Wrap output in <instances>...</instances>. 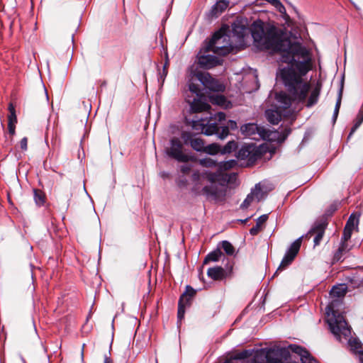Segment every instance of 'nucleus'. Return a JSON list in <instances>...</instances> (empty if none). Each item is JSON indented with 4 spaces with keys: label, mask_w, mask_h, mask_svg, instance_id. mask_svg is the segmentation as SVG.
I'll return each instance as SVG.
<instances>
[{
    "label": "nucleus",
    "mask_w": 363,
    "mask_h": 363,
    "mask_svg": "<svg viewBox=\"0 0 363 363\" xmlns=\"http://www.w3.org/2000/svg\"><path fill=\"white\" fill-rule=\"evenodd\" d=\"M254 45L261 50L270 53H280L281 61L291 64L279 70V77L286 86L289 96L280 92L276 99L280 108L286 109L291 105V101L298 103L306 101V106L311 107L317 104L320 89L314 88L306 101L311 86L303 79L311 69L309 53L300 43H292L283 33L274 26H264L261 22L254 23L251 28Z\"/></svg>",
    "instance_id": "obj_1"
},
{
    "label": "nucleus",
    "mask_w": 363,
    "mask_h": 363,
    "mask_svg": "<svg viewBox=\"0 0 363 363\" xmlns=\"http://www.w3.org/2000/svg\"><path fill=\"white\" fill-rule=\"evenodd\" d=\"M298 360L317 363L305 347L296 344L237 352L223 363H299Z\"/></svg>",
    "instance_id": "obj_2"
},
{
    "label": "nucleus",
    "mask_w": 363,
    "mask_h": 363,
    "mask_svg": "<svg viewBox=\"0 0 363 363\" xmlns=\"http://www.w3.org/2000/svg\"><path fill=\"white\" fill-rule=\"evenodd\" d=\"M346 292L347 288L345 285L335 286L332 288L330 296L333 300L325 308V321L335 338L339 340H357L351 326L340 311V307L342 306L341 298Z\"/></svg>",
    "instance_id": "obj_3"
},
{
    "label": "nucleus",
    "mask_w": 363,
    "mask_h": 363,
    "mask_svg": "<svg viewBox=\"0 0 363 363\" xmlns=\"http://www.w3.org/2000/svg\"><path fill=\"white\" fill-rule=\"evenodd\" d=\"M200 177L206 179L210 182V185L205 186L202 189V194L208 199L216 202L225 200L227 194L228 183L230 180V176L228 174H223L220 172L203 171L201 173L195 172L192 174L194 181H199Z\"/></svg>",
    "instance_id": "obj_4"
},
{
    "label": "nucleus",
    "mask_w": 363,
    "mask_h": 363,
    "mask_svg": "<svg viewBox=\"0 0 363 363\" xmlns=\"http://www.w3.org/2000/svg\"><path fill=\"white\" fill-rule=\"evenodd\" d=\"M232 49L230 37L223 30L216 32L211 40L203 47L204 52H213L218 56L226 55Z\"/></svg>",
    "instance_id": "obj_5"
},
{
    "label": "nucleus",
    "mask_w": 363,
    "mask_h": 363,
    "mask_svg": "<svg viewBox=\"0 0 363 363\" xmlns=\"http://www.w3.org/2000/svg\"><path fill=\"white\" fill-rule=\"evenodd\" d=\"M186 101L189 104L191 112L199 113L208 111L210 105L205 101V97L201 93L199 85L190 83L189 93L186 94Z\"/></svg>",
    "instance_id": "obj_6"
},
{
    "label": "nucleus",
    "mask_w": 363,
    "mask_h": 363,
    "mask_svg": "<svg viewBox=\"0 0 363 363\" xmlns=\"http://www.w3.org/2000/svg\"><path fill=\"white\" fill-rule=\"evenodd\" d=\"M166 154L179 162H186L189 160V157L182 151V144L177 138H173L170 140V146L165 150Z\"/></svg>",
    "instance_id": "obj_7"
},
{
    "label": "nucleus",
    "mask_w": 363,
    "mask_h": 363,
    "mask_svg": "<svg viewBox=\"0 0 363 363\" xmlns=\"http://www.w3.org/2000/svg\"><path fill=\"white\" fill-rule=\"evenodd\" d=\"M260 150L255 144H247L240 147L237 153V157L239 160L253 162L260 156Z\"/></svg>",
    "instance_id": "obj_8"
},
{
    "label": "nucleus",
    "mask_w": 363,
    "mask_h": 363,
    "mask_svg": "<svg viewBox=\"0 0 363 363\" xmlns=\"http://www.w3.org/2000/svg\"><path fill=\"white\" fill-rule=\"evenodd\" d=\"M301 241L302 237H300L290 245L277 270L284 269L291 264L300 250Z\"/></svg>",
    "instance_id": "obj_9"
},
{
    "label": "nucleus",
    "mask_w": 363,
    "mask_h": 363,
    "mask_svg": "<svg viewBox=\"0 0 363 363\" xmlns=\"http://www.w3.org/2000/svg\"><path fill=\"white\" fill-rule=\"evenodd\" d=\"M201 126V132L206 135H212L216 134L220 139L225 138L229 134L228 126L219 127L216 123H199Z\"/></svg>",
    "instance_id": "obj_10"
},
{
    "label": "nucleus",
    "mask_w": 363,
    "mask_h": 363,
    "mask_svg": "<svg viewBox=\"0 0 363 363\" xmlns=\"http://www.w3.org/2000/svg\"><path fill=\"white\" fill-rule=\"evenodd\" d=\"M242 133L247 137H252L253 139L257 140L256 135H258L259 138L264 140H270L269 134L268 131L259 127L255 123H248L241 126Z\"/></svg>",
    "instance_id": "obj_11"
},
{
    "label": "nucleus",
    "mask_w": 363,
    "mask_h": 363,
    "mask_svg": "<svg viewBox=\"0 0 363 363\" xmlns=\"http://www.w3.org/2000/svg\"><path fill=\"white\" fill-rule=\"evenodd\" d=\"M196 294V290L190 286H186L184 293L181 296L178 303L177 317L182 320L184 316L185 308L191 303V298Z\"/></svg>",
    "instance_id": "obj_12"
},
{
    "label": "nucleus",
    "mask_w": 363,
    "mask_h": 363,
    "mask_svg": "<svg viewBox=\"0 0 363 363\" xmlns=\"http://www.w3.org/2000/svg\"><path fill=\"white\" fill-rule=\"evenodd\" d=\"M206 53L202 48L198 55V64L201 68L208 69L221 65L222 60L220 57Z\"/></svg>",
    "instance_id": "obj_13"
},
{
    "label": "nucleus",
    "mask_w": 363,
    "mask_h": 363,
    "mask_svg": "<svg viewBox=\"0 0 363 363\" xmlns=\"http://www.w3.org/2000/svg\"><path fill=\"white\" fill-rule=\"evenodd\" d=\"M198 79L204 86L210 90L216 92L224 90L223 85L219 83L216 79H213L208 73L198 74Z\"/></svg>",
    "instance_id": "obj_14"
},
{
    "label": "nucleus",
    "mask_w": 363,
    "mask_h": 363,
    "mask_svg": "<svg viewBox=\"0 0 363 363\" xmlns=\"http://www.w3.org/2000/svg\"><path fill=\"white\" fill-rule=\"evenodd\" d=\"M326 227V224L324 222L316 223L314 226L310 230L308 233L307 235H315L313 242L314 245H318L323 237L325 229Z\"/></svg>",
    "instance_id": "obj_15"
},
{
    "label": "nucleus",
    "mask_w": 363,
    "mask_h": 363,
    "mask_svg": "<svg viewBox=\"0 0 363 363\" xmlns=\"http://www.w3.org/2000/svg\"><path fill=\"white\" fill-rule=\"evenodd\" d=\"M228 0H218L212 7L209 12L211 18H217L229 6Z\"/></svg>",
    "instance_id": "obj_16"
},
{
    "label": "nucleus",
    "mask_w": 363,
    "mask_h": 363,
    "mask_svg": "<svg viewBox=\"0 0 363 363\" xmlns=\"http://www.w3.org/2000/svg\"><path fill=\"white\" fill-rule=\"evenodd\" d=\"M232 27L233 35L239 39L243 38L249 33V28L243 21H237Z\"/></svg>",
    "instance_id": "obj_17"
},
{
    "label": "nucleus",
    "mask_w": 363,
    "mask_h": 363,
    "mask_svg": "<svg viewBox=\"0 0 363 363\" xmlns=\"http://www.w3.org/2000/svg\"><path fill=\"white\" fill-rule=\"evenodd\" d=\"M209 101L213 104L218 105L224 108H230L232 107V104L228 101L225 96L218 93L210 95Z\"/></svg>",
    "instance_id": "obj_18"
},
{
    "label": "nucleus",
    "mask_w": 363,
    "mask_h": 363,
    "mask_svg": "<svg viewBox=\"0 0 363 363\" xmlns=\"http://www.w3.org/2000/svg\"><path fill=\"white\" fill-rule=\"evenodd\" d=\"M348 347L351 352L357 354L361 363H363V345L362 342H348Z\"/></svg>",
    "instance_id": "obj_19"
},
{
    "label": "nucleus",
    "mask_w": 363,
    "mask_h": 363,
    "mask_svg": "<svg viewBox=\"0 0 363 363\" xmlns=\"http://www.w3.org/2000/svg\"><path fill=\"white\" fill-rule=\"evenodd\" d=\"M207 274L213 280H221L225 277V272L221 267H216L209 268Z\"/></svg>",
    "instance_id": "obj_20"
},
{
    "label": "nucleus",
    "mask_w": 363,
    "mask_h": 363,
    "mask_svg": "<svg viewBox=\"0 0 363 363\" xmlns=\"http://www.w3.org/2000/svg\"><path fill=\"white\" fill-rule=\"evenodd\" d=\"M267 121L274 125H277L281 121V113L278 110L268 109L265 111Z\"/></svg>",
    "instance_id": "obj_21"
},
{
    "label": "nucleus",
    "mask_w": 363,
    "mask_h": 363,
    "mask_svg": "<svg viewBox=\"0 0 363 363\" xmlns=\"http://www.w3.org/2000/svg\"><path fill=\"white\" fill-rule=\"evenodd\" d=\"M350 250V248L349 247L347 243L341 242L340 247L334 254L333 259V262L340 261L343 257V255L349 252Z\"/></svg>",
    "instance_id": "obj_22"
},
{
    "label": "nucleus",
    "mask_w": 363,
    "mask_h": 363,
    "mask_svg": "<svg viewBox=\"0 0 363 363\" xmlns=\"http://www.w3.org/2000/svg\"><path fill=\"white\" fill-rule=\"evenodd\" d=\"M268 216L267 214L262 215L257 219L255 226L250 230V233L252 235H257L261 230L262 225L267 221Z\"/></svg>",
    "instance_id": "obj_23"
},
{
    "label": "nucleus",
    "mask_w": 363,
    "mask_h": 363,
    "mask_svg": "<svg viewBox=\"0 0 363 363\" xmlns=\"http://www.w3.org/2000/svg\"><path fill=\"white\" fill-rule=\"evenodd\" d=\"M223 255V252L220 249H217L211 252H210L204 259V264H206L209 262H217L220 259V258Z\"/></svg>",
    "instance_id": "obj_24"
},
{
    "label": "nucleus",
    "mask_w": 363,
    "mask_h": 363,
    "mask_svg": "<svg viewBox=\"0 0 363 363\" xmlns=\"http://www.w3.org/2000/svg\"><path fill=\"white\" fill-rule=\"evenodd\" d=\"M191 147L197 152H203L205 145L203 140L198 138H194V140L190 141Z\"/></svg>",
    "instance_id": "obj_25"
},
{
    "label": "nucleus",
    "mask_w": 363,
    "mask_h": 363,
    "mask_svg": "<svg viewBox=\"0 0 363 363\" xmlns=\"http://www.w3.org/2000/svg\"><path fill=\"white\" fill-rule=\"evenodd\" d=\"M219 245L223 249L226 255L229 256L235 255V249L230 242L223 240L220 242Z\"/></svg>",
    "instance_id": "obj_26"
},
{
    "label": "nucleus",
    "mask_w": 363,
    "mask_h": 363,
    "mask_svg": "<svg viewBox=\"0 0 363 363\" xmlns=\"http://www.w3.org/2000/svg\"><path fill=\"white\" fill-rule=\"evenodd\" d=\"M359 223V218L358 216L352 214L348 220L347 221V223L345 225V228H350V230H353L355 228L357 227Z\"/></svg>",
    "instance_id": "obj_27"
},
{
    "label": "nucleus",
    "mask_w": 363,
    "mask_h": 363,
    "mask_svg": "<svg viewBox=\"0 0 363 363\" xmlns=\"http://www.w3.org/2000/svg\"><path fill=\"white\" fill-rule=\"evenodd\" d=\"M250 194L253 195L254 200H257V201H259L263 198V191L259 184L255 185V188L252 189Z\"/></svg>",
    "instance_id": "obj_28"
},
{
    "label": "nucleus",
    "mask_w": 363,
    "mask_h": 363,
    "mask_svg": "<svg viewBox=\"0 0 363 363\" xmlns=\"http://www.w3.org/2000/svg\"><path fill=\"white\" fill-rule=\"evenodd\" d=\"M237 148L236 142L232 140L229 141L223 148H220V152L222 154L230 153L233 150Z\"/></svg>",
    "instance_id": "obj_29"
},
{
    "label": "nucleus",
    "mask_w": 363,
    "mask_h": 363,
    "mask_svg": "<svg viewBox=\"0 0 363 363\" xmlns=\"http://www.w3.org/2000/svg\"><path fill=\"white\" fill-rule=\"evenodd\" d=\"M203 152L210 155H216L220 152V147L215 143H213L205 146Z\"/></svg>",
    "instance_id": "obj_30"
},
{
    "label": "nucleus",
    "mask_w": 363,
    "mask_h": 363,
    "mask_svg": "<svg viewBox=\"0 0 363 363\" xmlns=\"http://www.w3.org/2000/svg\"><path fill=\"white\" fill-rule=\"evenodd\" d=\"M199 164L205 167H213L218 165L215 160L209 157L199 160Z\"/></svg>",
    "instance_id": "obj_31"
},
{
    "label": "nucleus",
    "mask_w": 363,
    "mask_h": 363,
    "mask_svg": "<svg viewBox=\"0 0 363 363\" xmlns=\"http://www.w3.org/2000/svg\"><path fill=\"white\" fill-rule=\"evenodd\" d=\"M235 164V160H229L226 162H221L218 164V167L220 170H228L233 167Z\"/></svg>",
    "instance_id": "obj_32"
},
{
    "label": "nucleus",
    "mask_w": 363,
    "mask_h": 363,
    "mask_svg": "<svg viewBox=\"0 0 363 363\" xmlns=\"http://www.w3.org/2000/svg\"><path fill=\"white\" fill-rule=\"evenodd\" d=\"M362 122H363V113H361L357 116V117L355 120L354 124L351 129L349 137L351 136L356 131V130L360 126V125L362 123Z\"/></svg>",
    "instance_id": "obj_33"
},
{
    "label": "nucleus",
    "mask_w": 363,
    "mask_h": 363,
    "mask_svg": "<svg viewBox=\"0 0 363 363\" xmlns=\"http://www.w3.org/2000/svg\"><path fill=\"white\" fill-rule=\"evenodd\" d=\"M34 199L37 205L40 206L44 203V196L40 191L34 190Z\"/></svg>",
    "instance_id": "obj_34"
},
{
    "label": "nucleus",
    "mask_w": 363,
    "mask_h": 363,
    "mask_svg": "<svg viewBox=\"0 0 363 363\" xmlns=\"http://www.w3.org/2000/svg\"><path fill=\"white\" fill-rule=\"evenodd\" d=\"M10 114L8 116V123L16 124L17 123V118L15 113V109L11 104L9 106Z\"/></svg>",
    "instance_id": "obj_35"
},
{
    "label": "nucleus",
    "mask_w": 363,
    "mask_h": 363,
    "mask_svg": "<svg viewBox=\"0 0 363 363\" xmlns=\"http://www.w3.org/2000/svg\"><path fill=\"white\" fill-rule=\"evenodd\" d=\"M254 201L253 195L249 194L244 201L240 205V208L242 209L247 208L251 204V203Z\"/></svg>",
    "instance_id": "obj_36"
},
{
    "label": "nucleus",
    "mask_w": 363,
    "mask_h": 363,
    "mask_svg": "<svg viewBox=\"0 0 363 363\" xmlns=\"http://www.w3.org/2000/svg\"><path fill=\"white\" fill-rule=\"evenodd\" d=\"M352 230L350 228H345L343 235L341 239V242L347 243V241L350 239Z\"/></svg>",
    "instance_id": "obj_37"
},
{
    "label": "nucleus",
    "mask_w": 363,
    "mask_h": 363,
    "mask_svg": "<svg viewBox=\"0 0 363 363\" xmlns=\"http://www.w3.org/2000/svg\"><path fill=\"white\" fill-rule=\"evenodd\" d=\"M182 138L184 140V144H186V145H190V141L191 140L194 139V138H193L192 135L188 132L182 133Z\"/></svg>",
    "instance_id": "obj_38"
},
{
    "label": "nucleus",
    "mask_w": 363,
    "mask_h": 363,
    "mask_svg": "<svg viewBox=\"0 0 363 363\" xmlns=\"http://www.w3.org/2000/svg\"><path fill=\"white\" fill-rule=\"evenodd\" d=\"M167 66H168V61L167 60L162 70V73L160 74V79L162 81V83L164 82V79L167 74Z\"/></svg>",
    "instance_id": "obj_39"
},
{
    "label": "nucleus",
    "mask_w": 363,
    "mask_h": 363,
    "mask_svg": "<svg viewBox=\"0 0 363 363\" xmlns=\"http://www.w3.org/2000/svg\"><path fill=\"white\" fill-rule=\"evenodd\" d=\"M214 120L222 122L225 120V114L223 112H218L214 116Z\"/></svg>",
    "instance_id": "obj_40"
},
{
    "label": "nucleus",
    "mask_w": 363,
    "mask_h": 363,
    "mask_svg": "<svg viewBox=\"0 0 363 363\" xmlns=\"http://www.w3.org/2000/svg\"><path fill=\"white\" fill-rule=\"evenodd\" d=\"M27 143H28V139L27 138L24 137L21 139L20 142V145L22 150H27Z\"/></svg>",
    "instance_id": "obj_41"
},
{
    "label": "nucleus",
    "mask_w": 363,
    "mask_h": 363,
    "mask_svg": "<svg viewBox=\"0 0 363 363\" xmlns=\"http://www.w3.org/2000/svg\"><path fill=\"white\" fill-rule=\"evenodd\" d=\"M15 128H16V124L8 123L9 132L11 135H13L15 134Z\"/></svg>",
    "instance_id": "obj_42"
},
{
    "label": "nucleus",
    "mask_w": 363,
    "mask_h": 363,
    "mask_svg": "<svg viewBox=\"0 0 363 363\" xmlns=\"http://www.w3.org/2000/svg\"><path fill=\"white\" fill-rule=\"evenodd\" d=\"M341 99H342V89H340V91L339 92L338 98L337 99L335 107V108L340 109V104H341Z\"/></svg>",
    "instance_id": "obj_43"
},
{
    "label": "nucleus",
    "mask_w": 363,
    "mask_h": 363,
    "mask_svg": "<svg viewBox=\"0 0 363 363\" xmlns=\"http://www.w3.org/2000/svg\"><path fill=\"white\" fill-rule=\"evenodd\" d=\"M191 170V167L188 164H184V165H182L181 167V171L184 173V174H187L190 172Z\"/></svg>",
    "instance_id": "obj_44"
},
{
    "label": "nucleus",
    "mask_w": 363,
    "mask_h": 363,
    "mask_svg": "<svg viewBox=\"0 0 363 363\" xmlns=\"http://www.w3.org/2000/svg\"><path fill=\"white\" fill-rule=\"evenodd\" d=\"M228 128L230 127L231 129H235L237 128V123L234 121H228Z\"/></svg>",
    "instance_id": "obj_45"
},
{
    "label": "nucleus",
    "mask_w": 363,
    "mask_h": 363,
    "mask_svg": "<svg viewBox=\"0 0 363 363\" xmlns=\"http://www.w3.org/2000/svg\"><path fill=\"white\" fill-rule=\"evenodd\" d=\"M339 108H335V110H334V113H333V120L334 121H335L337 116H338V113H339Z\"/></svg>",
    "instance_id": "obj_46"
},
{
    "label": "nucleus",
    "mask_w": 363,
    "mask_h": 363,
    "mask_svg": "<svg viewBox=\"0 0 363 363\" xmlns=\"http://www.w3.org/2000/svg\"><path fill=\"white\" fill-rule=\"evenodd\" d=\"M145 338H146V339H147L149 340L152 339V334H151L150 330L147 331L146 337Z\"/></svg>",
    "instance_id": "obj_47"
},
{
    "label": "nucleus",
    "mask_w": 363,
    "mask_h": 363,
    "mask_svg": "<svg viewBox=\"0 0 363 363\" xmlns=\"http://www.w3.org/2000/svg\"><path fill=\"white\" fill-rule=\"evenodd\" d=\"M104 363H113V361L110 358L106 357H105Z\"/></svg>",
    "instance_id": "obj_48"
},
{
    "label": "nucleus",
    "mask_w": 363,
    "mask_h": 363,
    "mask_svg": "<svg viewBox=\"0 0 363 363\" xmlns=\"http://www.w3.org/2000/svg\"><path fill=\"white\" fill-rule=\"evenodd\" d=\"M285 131H286V136H287L289 133H290V130H287V129H285Z\"/></svg>",
    "instance_id": "obj_49"
}]
</instances>
